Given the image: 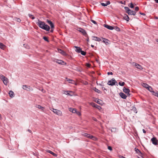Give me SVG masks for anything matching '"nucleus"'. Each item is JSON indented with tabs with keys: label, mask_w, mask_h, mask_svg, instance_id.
I'll use <instances>...</instances> for the list:
<instances>
[{
	"label": "nucleus",
	"mask_w": 158,
	"mask_h": 158,
	"mask_svg": "<svg viewBox=\"0 0 158 158\" xmlns=\"http://www.w3.org/2000/svg\"><path fill=\"white\" fill-rule=\"evenodd\" d=\"M36 24L40 28L46 31H49L50 29V27L48 25L46 24L44 22L40 21L39 19L38 20Z\"/></svg>",
	"instance_id": "nucleus-1"
},
{
	"label": "nucleus",
	"mask_w": 158,
	"mask_h": 158,
	"mask_svg": "<svg viewBox=\"0 0 158 158\" xmlns=\"http://www.w3.org/2000/svg\"><path fill=\"white\" fill-rule=\"evenodd\" d=\"M117 83L116 81L114 78H112L111 80L108 81L107 84L111 86L114 85Z\"/></svg>",
	"instance_id": "nucleus-2"
},
{
	"label": "nucleus",
	"mask_w": 158,
	"mask_h": 158,
	"mask_svg": "<svg viewBox=\"0 0 158 158\" xmlns=\"http://www.w3.org/2000/svg\"><path fill=\"white\" fill-rule=\"evenodd\" d=\"M82 135L84 136L85 137L90 139H93V138H95V137L91 135L90 134H88L86 133H83L82 134Z\"/></svg>",
	"instance_id": "nucleus-3"
},
{
	"label": "nucleus",
	"mask_w": 158,
	"mask_h": 158,
	"mask_svg": "<svg viewBox=\"0 0 158 158\" xmlns=\"http://www.w3.org/2000/svg\"><path fill=\"white\" fill-rule=\"evenodd\" d=\"M52 110L54 113L60 116H61L62 115V113L61 111L60 110L52 108Z\"/></svg>",
	"instance_id": "nucleus-4"
},
{
	"label": "nucleus",
	"mask_w": 158,
	"mask_h": 158,
	"mask_svg": "<svg viewBox=\"0 0 158 158\" xmlns=\"http://www.w3.org/2000/svg\"><path fill=\"white\" fill-rule=\"evenodd\" d=\"M78 31L82 33L85 37H87L88 36V35L87 34L85 31L84 29L81 28H78Z\"/></svg>",
	"instance_id": "nucleus-5"
},
{
	"label": "nucleus",
	"mask_w": 158,
	"mask_h": 158,
	"mask_svg": "<svg viewBox=\"0 0 158 158\" xmlns=\"http://www.w3.org/2000/svg\"><path fill=\"white\" fill-rule=\"evenodd\" d=\"M53 61L60 64H63V63H64V62L63 60H58L56 59H53Z\"/></svg>",
	"instance_id": "nucleus-6"
},
{
	"label": "nucleus",
	"mask_w": 158,
	"mask_h": 158,
	"mask_svg": "<svg viewBox=\"0 0 158 158\" xmlns=\"http://www.w3.org/2000/svg\"><path fill=\"white\" fill-rule=\"evenodd\" d=\"M151 141L153 144L156 145L157 144L158 141L156 137H153L151 139Z\"/></svg>",
	"instance_id": "nucleus-7"
},
{
	"label": "nucleus",
	"mask_w": 158,
	"mask_h": 158,
	"mask_svg": "<svg viewBox=\"0 0 158 158\" xmlns=\"http://www.w3.org/2000/svg\"><path fill=\"white\" fill-rule=\"evenodd\" d=\"M123 92L127 94V95L129 96L130 95L129 92L130 90L129 89L126 88L125 87H124L123 89Z\"/></svg>",
	"instance_id": "nucleus-8"
},
{
	"label": "nucleus",
	"mask_w": 158,
	"mask_h": 158,
	"mask_svg": "<svg viewBox=\"0 0 158 158\" xmlns=\"http://www.w3.org/2000/svg\"><path fill=\"white\" fill-rule=\"evenodd\" d=\"M104 26L105 27L107 28L108 29L110 30H112L114 29V27L111 26H109L106 24H105L104 25Z\"/></svg>",
	"instance_id": "nucleus-9"
},
{
	"label": "nucleus",
	"mask_w": 158,
	"mask_h": 158,
	"mask_svg": "<svg viewBox=\"0 0 158 158\" xmlns=\"http://www.w3.org/2000/svg\"><path fill=\"white\" fill-rule=\"evenodd\" d=\"M133 64H134V66L137 68L139 69H143L141 65H140L136 63H133Z\"/></svg>",
	"instance_id": "nucleus-10"
},
{
	"label": "nucleus",
	"mask_w": 158,
	"mask_h": 158,
	"mask_svg": "<svg viewBox=\"0 0 158 158\" xmlns=\"http://www.w3.org/2000/svg\"><path fill=\"white\" fill-rule=\"evenodd\" d=\"M66 79L67 81L69 82L70 83L74 84L75 83V81L69 78H66Z\"/></svg>",
	"instance_id": "nucleus-11"
},
{
	"label": "nucleus",
	"mask_w": 158,
	"mask_h": 158,
	"mask_svg": "<svg viewBox=\"0 0 158 158\" xmlns=\"http://www.w3.org/2000/svg\"><path fill=\"white\" fill-rule=\"evenodd\" d=\"M119 94L120 97L123 99H126L127 97V95L122 92L120 93Z\"/></svg>",
	"instance_id": "nucleus-12"
},
{
	"label": "nucleus",
	"mask_w": 158,
	"mask_h": 158,
	"mask_svg": "<svg viewBox=\"0 0 158 158\" xmlns=\"http://www.w3.org/2000/svg\"><path fill=\"white\" fill-rule=\"evenodd\" d=\"M93 40L99 42L101 41V39L100 38L97 36H93Z\"/></svg>",
	"instance_id": "nucleus-13"
},
{
	"label": "nucleus",
	"mask_w": 158,
	"mask_h": 158,
	"mask_svg": "<svg viewBox=\"0 0 158 158\" xmlns=\"http://www.w3.org/2000/svg\"><path fill=\"white\" fill-rule=\"evenodd\" d=\"M130 11L128 13L129 15H135L136 14V12L135 11H133L131 10L130 9Z\"/></svg>",
	"instance_id": "nucleus-14"
},
{
	"label": "nucleus",
	"mask_w": 158,
	"mask_h": 158,
	"mask_svg": "<svg viewBox=\"0 0 158 158\" xmlns=\"http://www.w3.org/2000/svg\"><path fill=\"white\" fill-rule=\"evenodd\" d=\"M91 105H92V106L95 107L97 108L99 110H100L101 109H102V108L100 106L98 105H97L95 103H92L91 104Z\"/></svg>",
	"instance_id": "nucleus-15"
},
{
	"label": "nucleus",
	"mask_w": 158,
	"mask_h": 158,
	"mask_svg": "<svg viewBox=\"0 0 158 158\" xmlns=\"http://www.w3.org/2000/svg\"><path fill=\"white\" fill-rule=\"evenodd\" d=\"M2 81H3L4 84L6 85H7L8 82V79L6 77Z\"/></svg>",
	"instance_id": "nucleus-16"
},
{
	"label": "nucleus",
	"mask_w": 158,
	"mask_h": 158,
	"mask_svg": "<svg viewBox=\"0 0 158 158\" xmlns=\"http://www.w3.org/2000/svg\"><path fill=\"white\" fill-rule=\"evenodd\" d=\"M102 39H103V42L106 44V45H107L109 44V40L105 38H102Z\"/></svg>",
	"instance_id": "nucleus-17"
},
{
	"label": "nucleus",
	"mask_w": 158,
	"mask_h": 158,
	"mask_svg": "<svg viewBox=\"0 0 158 158\" xmlns=\"http://www.w3.org/2000/svg\"><path fill=\"white\" fill-rule=\"evenodd\" d=\"M124 19L126 20L127 22H128L129 20V18L128 16L126 15H124V16L123 17Z\"/></svg>",
	"instance_id": "nucleus-18"
},
{
	"label": "nucleus",
	"mask_w": 158,
	"mask_h": 158,
	"mask_svg": "<svg viewBox=\"0 0 158 158\" xmlns=\"http://www.w3.org/2000/svg\"><path fill=\"white\" fill-rule=\"evenodd\" d=\"M75 48H76V51L78 53H80L82 50L81 49L80 47L77 46H75Z\"/></svg>",
	"instance_id": "nucleus-19"
},
{
	"label": "nucleus",
	"mask_w": 158,
	"mask_h": 158,
	"mask_svg": "<svg viewBox=\"0 0 158 158\" xmlns=\"http://www.w3.org/2000/svg\"><path fill=\"white\" fill-rule=\"evenodd\" d=\"M58 51L59 53H61L63 55H64L66 54L65 52L64 51L60 49H58Z\"/></svg>",
	"instance_id": "nucleus-20"
},
{
	"label": "nucleus",
	"mask_w": 158,
	"mask_h": 158,
	"mask_svg": "<svg viewBox=\"0 0 158 158\" xmlns=\"http://www.w3.org/2000/svg\"><path fill=\"white\" fill-rule=\"evenodd\" d=\"M69 110L70 111H71L73 113H75L77 112L76 109L74 108H69Z\"/></svg>",
	"instance_id": "nucleus-21"
},
{
	"label": "nucleus",
	"mask_w": 158,
	"mask_h": 158,
	"mask_svg": "<svg viewBox=\"0 0 158 158\" xmlns=\"http://www.w3.org/2000/svg\"><path fill=\"white\" fill-rule=\"evenodd\" d=\"M9 94L10 95V96L11 98H12L14 97V93L13 91H12V90H10L9 93Z\"/></svg>",
	"instance_id": "nucleus-22"
},
{
	"label": "nucleus",
	"mask_w": 158,
	"mask_h": 158,
	"mask_svg": "<svg viewBox=\"0 0 158 158\" xmlns=\"http://www.w3.org/2000/svg\"><path fill=\"white\" fill-rule=\"evenodd\" d=\"M35 107L37 108H39L40 109H41L42 110H43L44 109V107L42 106H41L38 105H36L35 106Z\"/></svg>",
	"instance_id": "nucleus-23"
},
{
	"label": "nucleus",
	"mask_w": 158,
	"mask_h": 158,
	"mask_svg": "<svg viewBox=\"0 0 158 158\" xmlns=\"http://www.w3.org/2000/svg\"><path fill=\"white\" fill-rule=\"evenodd\" d=\"M47 152L50 153V154H52V155H53L54 156H57V154H56L54 153L53 152H52L49 150H48L47 151Z\"/></svg>",
	"instance_id": "nucleus-24"
},
{
	"label": "nucleus",
	"mask_w": 158,
	"mask_h": 158,
	"mask_svg": "<svg viewBox=\"0 0 158 158\" xmlns=\"http://www.w3.org/2000/svg\"><path fill=\"white\" fill-rule=\"evenodd\" d=\"M93 90H94L95 92H97L98 94H101L102 93V92L100 90H98L96 88H93Z\"/></svg>",
	"instance_id": "nucleus-25"
},
{
	"label": "nucleus",
	"mask_w": 158,
	"mask_h": 158,
	"mask_svg": "<svg viewBox=\"0 0 158 158\" xmlns=\"http://www.w3.org/2000/svg\"><path fill=\"white\" fill-rule=\"evenodd\" d=\"M143 86L148 89L149 87V85L146 83H143L142 84Z\"/></svg>",
	"instance_id": "nucleus-26"
},
{
	"label": "nucleus",
	"mask_w": 158,
	"mask_h": 158,
	"mask_svg": "<svg viewBox=\"0 0 158 158\" xmlns=\"http://www.w3.org/2000/svg\"><path fill=\"white\" fill-rule=\"evenodd\" d=\"M23 88L24 89L28 90L27 89L28 88V89H29L30 86H28L26 85H23Z\"/></svg>",
	"instance_id": "nucleus-27"
},
{
	"label": "nucleus",
	"mask_w": 158,
	"mask_h": 158,
	"mask_svg": "<svg viewBox=\"0 0 158 158\" xmlns=\"http://www.w3.org/2000/svg\"><path fill=\"white\" fill-rule=\"evenodd\" d=\"M124 9L126 11V13L128 14V13L129 12V11H130V9L127 7H125Z\"/></svg>",
	"instance_id": "nucleus-28"
},
{
	"label": "nucleus",
	"mask_w": 158,
	"mask_h": 158,
	"mask_svg": "<svg viewBox=\"0 0 158 158\" xmlns=\"http://www.w3.org/2000/svg\"><path fill=\"white\" fill-rule=\"evenodd\" d=\"M152 94L156 96H157V97H158V92H155L154 91H152Z\"/></svg>",
	"instance_id": "nucleus-29"
},
{
	"label": "nucleus",
	"mask_w": 158,
	"mask_h": 158,
	"mask_svg": "<svg viewBox=\"0 0 158 158\" xmlns=\"http://www.w3.org/2000/svg\"><path fill=\"white\" fill-rule=\"evenodd\" d=\"M5 46V45L2 43H0V48L1 49H3Z\"/></svg>",
	"instance_id": "nucleus-30"
},
{
	"label": "nucleus",
	"mask_w": 158,
	"mask_h": 158,
	"mask_svg": "<svg viewBox=\"0 0 158 158\" xmlns=\"http://www.w3.org/2000/svg\"><path fill=\"white\" fill-rule=\"evenodd\" d=\"M28 15L29 17L32 19H35V17L32 15L29 14Z\"/></svg>",
	"instance_id": "nucleus-31"
},
{
	"label": "nucleus",
	"mask_w": 158,
	"mask_h": 158,
	"mask_svg": "<svg viewBox=\"0 0 158 158\" xmlns=\"http://www.w3.org/2000/svg\"><path fill=\"white\" fill-rule=\"evenodd\" d=\"M135 151L136 153H141V152L140 151H139V149H138L137 148H135Z\"/></svg>",
	"instance_id": "nucleus-32"
},
{
	"label": "nucleus",
	"mask_w": 158,
	"mask_h": 158,
	"mask_svg": "<svg viewBox=\"0 0 158 158\" xmlns=\"http://www.w3.org/2000/svg\"><path fill=\"white\" fill-rule=\"evenodd\" d=\"M147 89L152 93V91H153L152 90V87L150 86H149V87H148V88Z\"/></svg>",
	"instance_id": "nucleus-33"
},
{
	"label": "nucleus",
	"mask_w": 158,
	"mask_h": 158,
	"mask_svg": "<svg viewBox=\"0 0 158 158\" xmlns=\"http://www.w3.org/2000/svg\"><path fill=\"white\" fill-rule=\"evenodd\" d=\"M95 102H96L97 103L100 104V102H101L102 101L99 100V99L97 100V99L96 98L95 100H94Z\"/></svg>",
	"instance_id": "nucleus-34"
},
{
	"label": "nucleus",
	"mask_w": 158,
	"mask_h": 158,
	"mask_svg": "<svg viewBox=\"0 0 158 158\" xmlns=\"http://www.w3.org/2000/svg\"><path fill=\"white\" fill-rule=\"evenodd\" d=\"M49 25L51 26V28H54V26L52 22Z\"/></svg>",
	"instance_id": "nucleus-35"
},
{
	"label": "nucleus",
	"mask_w": 158,
	"mask_h": 158,
	"mask_svg": "<svg viewBox=\"0 0 158 158\" xmlns=\"http://www.w3.org/2000/svg\"><path fill=\"white\" fill-rule=\"evenodd\" d=\"M118 84L121 86H123L125 85V83L124 82H122L121 83V82H120L118 83Z\"/></svg>",
	"instance_id": "nucleus-36"
},
{
	"label": "nucleus",
	"mask_w": 158,
	"mask_h": 158,
	"mask_svg": "<svg viewBox=\"0 0 158 158\" xmlns=\"http://www.w3.org/2000/svg\"><path fill=\"white\" fill-rule=\"evenodd\" d=\"M80 53H81V54L83 55V56H85V55H86V52L84 51H83L82 50H81V52H80Z\"/></svg>",
	"instance_id": "nucleus-37"
},
{
	"label": "nucleus",
	"mask_w": 158,
	"mask_h": 158,
	"mask_svg": "<svg viewBox=\"0 0 158 158\" xmlns=\"http://www.w3.org/2000/svg\"><path fill=\"white\" fill-rule=\"evenodd\" d=\"M43 39L45 41H46L47 42H49V40H48L47 37H46V36H44L43 37Z\"/></svg>",
	"instance_id": "nucleus-38"
},
{
	"label": "nucleus",
	"mask_w": 158,
	"mask_h": 158,
	"mask_svg": "<svg viewBox=\"0 0 158 158\" xmlns=\"http://www.w3.org/2000/svg\"><path fill=\"white\" fill-rule=\"evenodd\" d=\"M132 109H133V110H134V111L136 113H137V111L136 109V108L135 107V106H133Z\"/></svg>",
	"instance_id": "nucleus-39"
},
{
	"label": "nucleus",
	"mask_w": 158,
	"mask_h": 158,
	"mask_svg": "<svg viewBox=\"0 0 158 158\" xmlns=\"http://www.w3.org/2000/svg\"><path fill=\"white\" fill-rule=\"evenodd\" d=\"M5 77L4 76L2 75H0V78L2 80L5 78Z\"/></svg>",
	"instance_id": "nucleus-40"
},
{
	"label": "nucleus",
	"mask_w": 158,
	"mask_h": 158,
	"mask_svg": "<svg viewBox=\"0 0 158 158\" xmlns=\"http://www.w3.org/2000/svg\"><path fill=\"white\" fill-rule=\"evenodd\" d=\"M115 29L117 31H120V28L117 27H115Z\"/></svg>",
	"instance_id": "nucleus-41"
},
{
	"label": "nucleus",
	"mask_w": 158,
	"mask_h": 158,
	"mask_svg": "<svg viewBox=\"0 0 158 158\" xmlns=\"http://www.w3.org/2000/svg\"><path fill=\"white\" fill-rule=\"evenodd\" d=\"M130 7L131 8H134V6L133 4H132V3H130Z\"/></svg>",
	"instance_id": "nucleus-42"
},
{
	"label": "nucleus",
	"mask_w": 158,
	"mask_h": 158,
	"mask_svg": "<svg viewBox=\"0 0 158 158\" xmlns=\"http://www.w3.org/2000/svg\"><path fill=\"white\" fill-rule=\"evenodd\" d=\"M101 5L103 6H107V5L106 4V3H101Z\"/></svg>",
	"instance_id": "nucleus-43"
},
{
	"label": "nucleus",
	"mask_w": 158,
	"mask_h": 158,
	"mask_svg": "<svg viewBox=\"0 0 158 158\" xmlns=\"http://www.w3.org/2000/svg\"><path fill=\"white\" fill-rule=\"evenodd\" d=\"M47 22L49 25L52 22H51V21L49 20L48 19H47Z\"/></svg>",
	"instance_id": "nucleus-44"
},
{
	"label": "nucleus",
	"mask_w": 158,
	"mask_h": 158,
	"mask_svg": "<svg viewBox=\"0 0 158 158\" xmlns=\"http://www.w3.org/2000/svg\"><path fill=\"white\" fill-rule=\"evenodd\" d=\"M91 21L94 24H97V23L94 20H91Z\"/></svg>",
	"instance_id": "nucleus-45"
},
{
	"label": "nucleus",
	"mask_w": 158,
	"mask_h": 158,
	"mask_svg": "<svg viewBox=\"0 0 158 158\" xmlns=\"http://www.w3.org/2000/svg\"><path fill=\"white\" fill-rule=\"evenodd\" d=\"M86 65L88 67H90V64L89 63H87L86 64Z\"/></svg>",
	"instance_id": "nucleus-46"
},
{
	"label": "nucleus",
	"mask_w": 158,
	"mask_h": 158,
	"mask_svg": "<svg viewBox=\"0 0 158 158\" xmlns=\"http://www.w3.org/2000/svg\"><path fill=\"white\" fill-rule=\"evenodd\" d=\"M108 149L110 150H112V148L111 146H108Z\"/></svg>",
	"instance_id": "nucleus-47"
},
{
	"label": "nucleus",
	"mask_w": 158,
	"mask_h": 158,
	"mask_svg": "<svg viewBox=\"0 0 158 158\" xmlns=\"http://www.w3.org/2000/svg\"><path fill=\"white\" fill-rule=\"evenodd\" d=\"M139 10V8L138 7V6H137V7H136L135 8V10L136 11H138Z\"/></svg>",
	"instance_id": "nucleus-48"
},
{
	"label": "nucleus",
	"mask_w": 158,
	"mask_h": 158,
	"mask_svg": "<svg viewBox=\"0 0 158 158\" xmlns=\"http://www.w3.org/2000/svg\"><path fill=\"white\" fill-rule=\"evenodd\" d=\"M107 74L109 75L110 74L112 75H113V73L112 72H108L107 73Z\"/></svg>",
	"instance_id": "nucleus-49"
},
{
	"label": "nucleus",
	"mask_w": 158,
	"mask_h": 158,
	"mask_svg": "<svg viewBox=\"0 0 158 158\" xmlns=\"http://www.w3.org/2000/svg\"><path fill=\"white\" fill-rule=\"evenodd\" d=\"M107 5H109L110 4V2L109 1H107L106 2V3Z\"/></svg>",
	"instance_id": "nucleus-50"
},
{
	"label": "nucleus",
	"mask_w": 158,
	"mask_h": 158,
	"mask_svg": "<svg viewBox=\"0 0 158 158\" xmlns=\"http://www.w3.org/2000/svg\"><path fill=\"white\" fill-rule=\"evenodd\" d=\"M139 14H140L142 15H145V14L144 13H141V12H139Z\"/></svg>",
	"instance_id": "nucleus-51"
},
{
	"label": "nucleus",
	"mask_w": 158,
	"mask_h": 158,
	"mask_svg": "<svg viewBox=\"0 0 158 158\" xmlns=\"http://www.w3.org/2000/svg\"><path fill=\"white\" fill-rule=\"evenodd\" d=\"M17 21L18 22H20L21 21V20H20V19L18 18V19H17Z\"/></svg>",
	"instance_id": "nucleus-52"
},
{
	"label": "nucleus",
	"mask_w": 158,
	"mask_h": 158,
	"mask_svg": "<svg viewBox=\"0 0 158 158\" xmlns=\"http://www.w3.org/2000/svg\"><path fill=\"white\" fill-rule=\"evenodd\" d=\"M51 30H50V31L52 33L54 31V28H53V29L51 28Z\"/></svg>",
	"instance_id": "nucleus-53"
},
{
	"label": "nucleus",
	"mask_w": 158,
	"mask_h": 158,
	"mask_svg": "<svg viewBox=\"0 0 158 158\" xmlns=\"http://www.w3.org/2000/svg\"><path fill=\"white\" fill-rule=\"evenodd\" d=\"M102 89L103 90H106V91L107 90L105 87H102Z\"/></svg>",
	"instance_id": "nucleus-54"
},
{
	"label": "nucleus",
	"mask_w": 158,
	"mask_h": 158,
	"mask_svg": "<svg viewBox=\"0 0 158 158\" xmlns=\"http://www.w3.org/2000/svg\"><path fill=\"white\" fill-rule=\"evenodd\" d=\"M77 113V114L78 115H81V113H80L79 112H76Z\"/></svg>",
	"instance_id": "nucleus-55"
},
{
	"label": "nucleus",
	"mask_w": 158,
	"mask_h": 158,
	"mask_svg": "<svg viewBox=\"0 0 158 158\" xmlns=\"http://www.w3.org/2000/svg\"><path fill=\"white\" fill-rule=\"evenodd\" d=\"M66 93H67L65 94H66L67 95H70L68 91H67Z\"/></svg>",
	"instance_id": "nucleus-56"
},
{
	"label": "nucleus",
	"mask_w": 158,
	"mask_h": 158,
	"mask_svg": "<svg viewBox=\"0 0 158 158\" xmlns=\"http://www.w3.org/2000/svg\"><path fill=\"white\" fill-rule=\"evenodd\" d=\"M27 131H28L30 133H32V131H31L30 130V129H28V130H27Z\"/></svg>",
	"instance_id": "nucleus-57"
},
{
	"label": "nucleus",
	"mask_w": 158,
	"mask_h": 158,
	"mask_svg": "<svg viewBox=\"0 0 158 158\" xmlns=\"http://www.w3.org/2000/svg\"><path fill=\"white\" fill-rule=\"evenodd\" d=\"M143 133H146V131L144 129H143Z\"/></svg>",
	"instance_id": "nucleus-58"
},
{
	"label": "nucleus",
	"mask_w": 158,
	"mask_h": 158,
	"mask_svg": "<svg viewBox=\"0 0 158 158\" xmlns=\"http://www.w3.org/2000/svg\"><path fill=\"white\" fill-rule=\"evenodd\" d=\"M86 37L87 38V39H86V40L87 41L89 42V37H88V36Z\"/></svg>",
	"instance_id": "nucleus-59"
},
{
	"label": "nucleus",
	"mask_w": 158,
	"mask_h": 158,
	"mask_svg": "<svg viewBox=\"0 0 158 158\" xmlns=\"http://www.w3.org/2000/svg\"><path fill=\"white\" fill-rule=\"evenodd\" d=\"M93 120H94V121H97V119L96 118H93Z\"/></svg>",
	"instance_id": "nucleus-60"
},
{
	"label": "nucleus",
	"mask_w": 158,
	"mask_h": 158,
	"mask_svg": "<svg viewBox=\"0 0 158 158\" xmlns=\"http://www.w3.org/2000/svg\"><path fill=\"white\" fill-rule=\"evenodd\" d=\"M91 47H92V48H93V47H94V45H92H92H91Z\"/></svg>",
	"instance_id": "nucleus-61"
},
{
	"label": "nucleus",
	"mask_w": 158,
	"mask_h": 158,
	"mask_svg": "<svg viewBox=\"0 0 158 158\" xmlns=\"http://www.w3.org/2000/svg\"><path fill=\"white\" fill-rule=\"evenodd\" d=\"M155 19H158V17H155Z\"/></svg>",
	"instance_id": "nucleus-62"
},
{
	"label": "nucleus",
	"mask_w": 158,
	"mask_h": 158,
	"mask_svg": "<svg viewBox=\"0 0 158 158\" xmlns=\"http://www.w3.org/2000/svg\"><path fill=\"white\" fill-rule=\"evenodd\" d=\"M156 41L158 43V39H156Z\"/></svg>",
	"instance_id": "nucleus-63"
},
{
	"label": "nucleus",
	"mask_w": 158,
	"mask_h": 158,
	"mask_svg": "<svg viewBox=\"0 0 158 158\" xmlns=\"http://www.w3.org/2000/svg\"><path fill=\"white\" fill-rule=\"evenodd\" d=\"M77 71H79V72H81V70H79V69H78V70H77Z\"/></svg>",
	"instance_id": "nucleus-64"
}]
</instances>
